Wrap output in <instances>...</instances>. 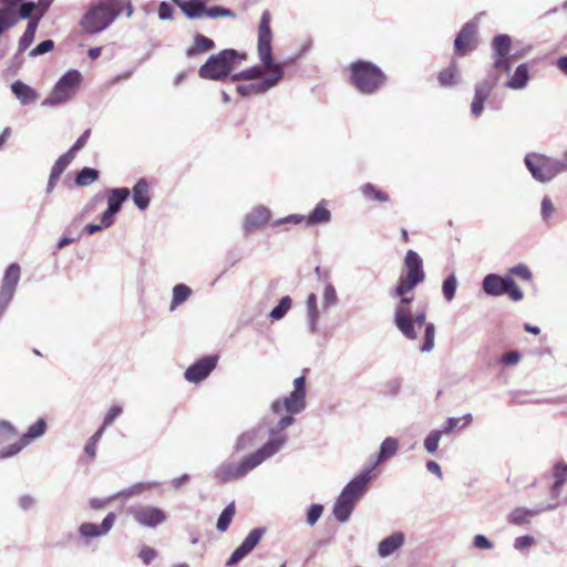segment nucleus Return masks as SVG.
I'll list each match as a JSON object with an SVG mask.
<instances>
[{"mask_svg": "<svg viewBox=\"0 0 567 567\" xmlns=\"http://www.w3.org/2000/svg\"><path fill=\"white\" fill-rule=\"evenodd\" d=\"M205 16L209 17L210 19H217V18H235V12L230 9L223 8V7H205Z\"/></svg>", "mask_w": 567, "mask_h": 567, "instance_id": "nucleus-50", "label": "nucleus"}, {"mask_svg": "<svg viewBox=\"0 0 567 567\" xmlns=\"http://www.w3.org/2000/svg\"><path fill=\"white\" fill-rule=\"evenodd\" d=\"M509 272L512 275H515L524 280H530L532 279V271L529 268L523 264H519L517 266H514L509 269Z\"/></svg>", "mask_w": 567, "mask_h": 567, "instance_id": "nucleus-60", "label": "nucleus"}, {"mask_svg": "<svg viewBox=\"0 0 567 567\" xmlns=\"http://www.w3.org/2000/svg\"><path fill=\"white\" fill-rule=\"evenodd\" d=\"M264 70L265 68H260V66H252V68H249L247 70H244L239 73H236L231 76V80L234 82L236 81H239V80H252V79H258L260 78L262 74H264Z\"/></svg>", "mask_w": 567, "mask_h": 567, "instance_id": "nucleus-48", "label": "nucleus"}, {"mask_svg": "<svg viewBox=\"0 0 567 567\" xmlns=\"http://www.w3.org/2000/svg\"><path fill=\"white\" fill-rule=\"evenodd\" d=\"M133 200H134V204L141 210H144L147 208V206L150 204V196H148V184L146 183L145 179H140L133 187Z\"/></svg>", "mask_w": 567, "mask_h": 567, "instance_id": "nucleus-29", "label": "nucleus"}, {"mask_svg": "<svg viewBox=\"0 0 567 567\" xmlns=\"http://www.w3.org/2000/svg\"><path fill=\"white\" fill-rule=\"evenodd\" d=\"M319 310L312 309L307 310V324L310 333L315 334L318 332Z\"/></svg>", "mask_w": 567, "mask_h": 567, "instance_id": "nucleus-54", "label": "nucleus"}, {"mask_svg": "<svg viewBox=\"0 0 567 567\" xmlns=\"http://www.w3.org/2000/svg\"><path fill=\"white\" fill-rule=\"evenodd\" d=\"M217 361V355H207L197 360L185 371V379L192 383L205 380L216 368Z\"/></svg>", "mask_w": 567, "mask_h": 567, "instance_id": "nucleus-13", "label": "nucleus"}, {"mask_svg": "<svg viewBox=\"0 0 567 567\" xmlns=\"http://www.w3.org/2000/svg\"><path fill=\"white\" fill-rule=\"evenodd\" d=\"M184 14L189 19H198L205 14V3L203 0H182L181 3H176Z\"/></svg>", "mask_w": 567, "mask_h": 567, "instance_id": "nucleus-30", "label": "nucleus"}, {"mask_svg": "<svg viewBox=\"0 0 567 567\" xmlns=\"http://www.w3.org/2000/svg\"><path fill=\"white\" fill-rule=\"evenodd\" d=\"M19 3H20V7L17 10L18 20L19 19H23V20L28 19L29 21H31V19H33L39 13L38 3L33 2V1H24V2L21 1Z\"/></svg>", "mask_w": 567, "mask_h": 567, "instance_id": "nucleus-40", "label": "nucleus"}, {"mask_svg": "<svg viewBox=\"0 0 567 567\" xmlns=\"http://www.w3.org/2000/svg\"><path fill=\"white\" fill-rule=\"evenodd\" d=\"M121 9L122 0H100L89 8L80 24L87 33H100L113 23Z\"/></svg>", "mask_w": 567, "mask_h": 567, "instance_id": "nucleus-5", "label": "nucleus"}, {"mask_svg": "<svg viewBox=\"0 0 567 567\" xmlns=\"http://www.w3.org/2000/svg\"><path fill=\"white\" fill-rule=\"evenodd\" d=\"M130 190L127 188H113L109 190L107 209L118 213L122 204L128 198Z\"/></svg>", "mask_w": 567, "mask_h": 567, "instance_id": "nucleus-31", "label": "nucleus"}, {"mask_svg": "<svg viewBox=\"0 0 567 567\" xmlns=\"http://www.w3.org/2000/svg\"><path fill=\"white\" fill-rule=\"evenodd\" d=\"M399 444L398 441L393 437H386L380 446L379 453L375 456V460L365 468H371V473L373 470L381 463L385 462L388 458L392 457L398 451Z\"/></svg>", "mask_w": 567, "mask_h": 567, "instance_id": "nucleus-26", "label": "nucleus"}, {"mask_svg": "<svg viewBox=\"0 0 567 567\" xmlns=\"http://www.w3.org/2000/svg\"><path fill=\"white\" fill-rule=\"evenodd\" d=\"M47 423L43 419H39L34 424H32L27 433L22 435V439L29 444L32 440H35L42 436L45 433Z\"/></svg>", "mask_w": 567, "mask_h": 567, "instance_id": "nucleus-41", "label": "nucleus"}, {"mask_svg": "<svg viewBox=\"0 0 567 567\" xmlns=\"http://www.w3.org/2000/svg\"><path fill=\"white\" fill-rule=\"evenodd\" d=\"M558 506L557 503H550L546 505H539L535 508L517 507L509 514V522L516 525L528 524L530 519L546 511H553Z\"/></svg>", "mask_w": 567, "mask_h": 567, "instance_id": "nucleus-19", "label": "nucleus"}, {"mask_svg": "<svg viewBox=\"0 0 567 567\" xmlns=\"http://www.w3.org/2000/svg\"><path fill=\"white\" fill-rule=\"evenodd\" d=\"M417 285V282L404 276L391 291L393 298H400L394 307L393 321L396 329L410 340L416 339L419 330L424 327V342L420 347V350L422 352H430L434 348L435 326L432 322H426L425 310H420L414 313L411 311V302L414 297L413 295L410 297L406 296L409 292L413 291Z\"/></svg>", "mask_w": 567, "mask_h": 567, "instance_id": "nucleus-1", "label": "nucleus"}, {"mask_svg": "<svg viewBox=\"0 0 567 567\" xmlns=\"http://www.w3.org/2000/svg\"><path fill=\"white\" fill-rule=\"evenodd\" d=\"M511 38L507 34H498L493 40V50L496 56L494 66L499 70L509 71L508 53L511 48Z\"/></svg>", "mask_w": 567, "mask_h": 567, "instance_id": "nucleus-17", "label": "nucleus"}, {"mask_svg": "<svg viewBox=\"0 0 567 567\" xmlns=\"http://www.w3.org/2000/svg\"><path fill=\"white\" fill-rule=\"evenodd\" d=\"M234 515H235V503L233 502V503L228 504L224 508V511L220 513L218 520H217V525H216L217 530L220 533L226 532L231 523Z\"/></svg>", "mask_w": 567, "mask_h": 567, "instance_id": "nucleus-39", "label": "nucleus"}, {"mask_svg": "<svg viewBox=\"0 0 567 567\" xmlns=\"http://www.w3.org/2000/svg\"><path fill=\"white\" fill-rule=\"evenodd\" d=\"M83 144H74L73 147L66 152L65 154L61 155L56 162L54 163L50 178L47 186V192L51 193L53 188L56 185V182L59 181L60 176L64 172V169L70 165V163L73 161L76 152L82 147Z\"/></svg>", "mask_w": 567, "mask_h": 567, "instance_id": "nucleus-18", "label": "nucleus"}, {"mask_svg": "<svg viewBox=\"0 0 567 567\" xmlns=\"http://www.w3.org/2000/svg\"><path fill=\"white\" fill-rule=\"evenodd\" d=\"M270 219V210L264 206L252 209L246 217L245 228L248 231L259 228Z\"/></svg>", "mask_w": 567, "mask_h": 567, "instance_id": "nucleus-27", "label": "nucleus"}, {"mask_svg": "<svg viewBox=\"0 0 567 567\" xmlns=\"http://www.w3.org/2000/svg\"><path fill=\"white\" fill-rule=\"evenodd\" d=\"M482 289L487 296L492 297L508 295L513 301H519L524 297L520 288L509 276L488 274L482 281Z\"/></svg>", "mask_w": 567, "mask_h": 567, "instance_id": "nucleus-9", "label": "nucleus"}, {"mask_svg": "<svg viewBox=\"0 0 567 567\" xmlns=\"http://www.w3.org/2000/svg\"><path fill=\"white\" fill-rule=\"evenodd\" d=\"M214 48L215 42L212 39L200 33H197L194 38V45L187 49L186 54L187 56H193L196 53L207 52L213 50Z\"/></svg>", "mask_w": 567, "mask_h": 567, "instance_id": "nucleus-34", "label": "nucleus"}, {"mask_svg": "<svg viewBox=\"0 0 567 567\" xmlns=\"http://www.w3.org/2000/svg\"><path fill=\"white\" fill-rule=\"evenodd\" d=\"M286 444V436L267 441L260 449L245 456L241 462H224L215 470V478L219 482H228L245 477L266 460L277 454Z\"/></svg>", "mask_w": 567, "mask_h": 567, "instance_id": "nucleus-3", "label": "nucleus"}, {"mask_svg": "<svg viewBox=\"0 0 567 567\" xmlns=\"http://www.w3.org/2000/svg\"><path fill=\"white\" fill-rule=\"evenodd\" d=\"M192 295V289L184 285L178 284L173 288V298L171 302V310H174L177 306L185 302Z\"/></svg>", "mask_w": 567, "mask_h": 567, "instance_id": "nucleus-37", "label": "nucleus"}, {"mask_svg": "<svg viewBox=\"0 0 567 567\" xmlns=\"http://www.w3.org/2000/svg\"><path fill=\"white\" fill-rule=\"evenodd\" d=\"M17 435V430L9 421H0V439L9 440L11 436Z\"/></svg>", "mask_w": 567, "mask_h": 567, "instance_id": "nucleus-56", "label": "nucleus"}, {"mask_svg": "<svg viewBox=\"0 0 567 567\" xmlns=\"http://www.w3.org/2000/svg\"><path fill=\"white\" fill-rule=\"evenodd\" d=\"M22 0H0L4 6L0 8V35L18 23L17 4Z\"/></svg>", "mask_w": 567, "mask_h": 567, "instance_id": "nucleus-23", "label": "nucleus"}, {"mask_svg": "<svg viewBox=\"0 0 567 567\" xmlns=\"http://www.w3.org/2000/svg\"><path fill=\"white\" fill-rule=\"evenodd\" d=\"M293 415L295 414H289V415L282 416L278 421V423L272 429H270V431H269V433L271 435L270 440L277 439L282 435L280 432L282 430L287 429L288 426H290L295 422ZM284 435L286 436V441H287L288 440L287 434H284Z\"/></svg>", "mask_w": 567, "mask_h": 567, "instance_id": "nucleus-47", "label": "nucleus"}, {"mask_svg": "<svg viewBox=\"0 0 567 567\" xmlns=\"http://www.w3.org/2000/svg\"><path fill=\"white\" fill-rule=\"evenodd\" d=\"M159 484L158 482H141L132 485L131 487L117 493L116 495L112 496V498L115 497H124L130 498L133 495L142 494L146 491H150L152 488L157 487Z\"/></svg>", "mask_w": 567, "mask_h": 567, "instance_id": "nucleus-35", "label": "nucleus"}, {"mask_svg": "<svg viewBox=\"0 0 567 567\" xmlns=\"http://www.w3.org/2000/svg\"><path fill=\"white\" fill-rule=\"evenodd\" d=\"M123 410L118 405H113L109 412L106 413L102 426H104V430L111 425L121 414Z\"/></svg>", "mask_w": 567, "mask_h": 567, "instance_id": "nucleus-57", "label": "nucleus"}, {"mask_svg": "<svg viewBox=\"0 0 567 567\" xmlns=\"http://www.w3.org/2000/svg\"><path fill=\"white\" fill-rule=\"evenodd\" d=\"M41 19V14H37L28 22V25L19 40V52L25 51L31 45Z\"/></svg>", "mask_w": 567, "mask_h": 567, "instance_id": "nucleus-28", "label": "nucleus"}, {"mask_svg": "<svg viewBox=\"0 0 567 567\" xmlns=\"http://www.w3.org/2000/svg\"><path fill=\"white\" fill-rule=\"evenodd\" d=\"M322 512H323V507L321 505H319V504L311 505L308 511V516H307L308 524L313 526L320 518Z\"/></svg>", "mask_w": 567, "mask_h": 567, "instance_id": "nucleus-58", "label": "nucleus"}, {"mask_svg": "<svg viewBox=\"0 0 567 567\" xmlns=\"http://www.w3.org/2000/svg\"><path fill=\"white\" fill-rule=\"evenodd\" d=\"M128 513L137 524L148 528H155L167 520L166 513L153 505L134 506L128 509Z\"/></svg>", "mask_w": 567, "mask_h": 567, "instance_id": "nucleus-11", "label": "nucleus"}, {"mask_svg": "<svg viewBox=\"0 0 567 567\" xmlns=\"http://www.w3.org/2000/svg\"><path fill=\"white\" fill-rule=\"evenodd\" d=\"M519 360H520V354L517 351L506 352L502 357V362L506 365H514V364L518 363Z\"/></svg>", "mask_w": 567, "mask_h": 567, "instance_id": "nucleus-64", "label": "nucleus"}, {"mask_svg": "<svg viewBox=\"0 0 567 567\" xmlns=\"http://www.w3.org/2000/svg\"><path fill=\"white\" fill-rule=\"evenodd\" d=\"M529 80L528 68L525 63L519 64L512 78L507 82V86L513 90H522L524 89Z\"/></svg>", "mask_w": 567, "mask_h": 567, "instance_id": "nucleus-33", "label": "nucleus"}, {"mask_svg": "<svg viewBox=\"0 0 567 567\" xmlns=\"http://www.w3.org/2000/svg\"><path fill=\"white\" fill-rule=\"evenodd\" d=\"M11 92L22 105H30L39 100L38 92L20 80H17L11 84Z\"/></svg>", "mask_w": 567, "mask_h": 567, "instance_id": "nucleus-24", "label": "nucleus"}, {"mask_svg": "<svg viewBox=\"0 0 567 567\" xmlns=\"http://www.w3.org/2000/svg\"><path fill=\"white\" fill-rule=\"evenodd\" d=\"M476 32V24L474 22H467L463 25L456 39L454 41L455 51L458 55L463 56L467 50L474 48V35Z\"/></svg>", "mask_w": 567, "mask_h": 567, "instance_id": "nucleus-21", "label": "nucleus"}, {"mask_svg": "<svg viewBox=\"0 0 567 567\" xmlns=\"http://www.w3.org/2000/svg\"><path fill=\"white\" fill-rule=\"evenodd\" d=\"M104 433V426H101L87 441L85 444L84 451L85 453L94 458L96 455V445L99 441L101 440L102 435Z\"/></svg>", "mask_w": 567, "mask_h": 567, "instance_id": "nucleus-49", "label": "nucleus"}, {"mask_svg": "<svg viewBox=\"0 0 567 567\" xmlns=\"http://www.w3.org/2000/svg\"><path fill=\"white\" fill-rule=\"evenodd\" d=\"M494 87V82L491 80H484L476 84L474 99L471 104V113L474 116H480L484 110V103L491 95Z\"/></svg>", "mask_w": 567, "mask_h": 567, "instance_id": "nucleus-22", "label": "nucleus"}, {"mask_svg": "<svg viewBox=\"0 0 567 567\" xmlns=\"http://www.w3.org/2000/svg\"><path fill=\"white\" fill-rule=\"evenodd\" d=\"M473 545L474 547L478 548V549H492L493 548V544L492 542H489L484 535H476L474 538H473Z\"/></svg>", "mask_w": 567, "mask_h": 567, "instance_id": "nucleus-63", "label": "nucleus"}, {"mask_svg": "<svg viewBox=\"0 0 567 567\" xmlns=\"http://www.w3.org/2000/svg\"><path fill=\"white\" fill-rule=\"evenodd\" d=\"M442 435L443 431L441 430H433L427 434V436L424 440V449L426 450L427 453H436Z\"/></svg>", "mask_w": 567, "mask_h": 567, "instance_id": "nucleus-46", "label": "nucleus"}, {"mask_svg": "<svg viewBox=\"0 0 567 567\" xmlns=\"http://www.w3.org/2000/svg\"><path fill=\"white\" fill-rule=\"evenodd\" d=\"M158 17L161 20H171L173 18V7L163 1L158 6Z\"/></svg>", "mask_w": 567, "mask_h": 567, "instance_id": "nucleus-62", "label": "nucleus"}, {"mask_svg": "<svg viewBox=\"0 0 567 567\" xmlns=\"http://www.w3.org/2000/svg\"><path fill=\"white\" fill-rule=\"evenodd\" d=\"M331 219V213L326 206V202L321 200L315 209L311 212V214L308 217H305L303 215H289L286 218L278 219L274 221L272 226H279L284 223H301L302 220H306V224L308 226H313L318 224H327Z\"/></svg>", "mask_w": 567, "mask_h": 567, "instance_id": "nucleus-12", "label": "nucleus"}, {"mask_svg": "<svg viewBox=\"0 0 567 567\" xmlns=\"http://www.w3.org/2000/svg\"><path fill=\"white\" fill-rule=\"evenodd\" d=\"M54 47V42L52 40H44L40 42L35 48H33L30 52V56H38L44 53L50 52Z\"/></svg>", "mask_w": 567, "mask_h": 567, "instance_id": "nucleus-55", "label": "nucleus"}, {"mask_svg": "<svg viewBox=\"0 0 567 567\" xmlns=\"http://www.w3.org/2000/svg\"><path fill=\"white\" fill-rule=\"evenodd\" d=\"M270 21L271 14L268 10H265L258 27V54L265 66V71H267L269 75L255 83L238 85L237 92L244 97L266 93L268 90L276 86L284 78V64L276 63L272 58V32Z\"/></svg>", "mask_w": 567, "mask_h": 567, "instance_id": "nucleus-2", "label": "nucleus"}, {"mask_svg": "<svg viewBox=\"0 0 567 567\" xmlns=\"http://www.w3.org/2000/svg\"><path fill=\"white\" fill-rule=\"evenodd\" d=\"M82 75L76 70L68 71L56 82L51 94L42 102L43 106H55L68 102L81 83Z\"/></svg>", "mask_w": 567, "mask_h": 567, "instance_id": "nucleus-8", "label": "nucleus"}, {"mask_svg": "<svg viewBox=\"0 0 567 567\" xmlns=\"http://www.w3.org/2000/svg\"><path fill=\"white\" fill-rule=\"evenodd\" d=\"M245 58L246 54L234 49H225L210 55L199 68L198 75L205 80L220 81L227 78L235 68L239 66Z\"/></svg>", "mask_w": 567, "mask_h": 567, "instance_id": "nucleus-6", "label": "nucleus"}, {"mask_svg": "<svg viewBox=\"0 0 567 567\" xmlns=\"http://www.w3.org/2000/svg\"><path fill=\"white\" fill-rule=\"evenodd\" d=\"M338 297L334 287L331 284H327L323 290V306L330 307L336 306Z\"/></svg>", "mask_w": 567, "mask_h": 567, "instance_id": "nucleus-52", "label": "nucleus"}, {"mask_svg": "<svg viewBox=\"0 0 567 567\" xmlns=\"http://www.w3.org/2000/svg\"><path fill=\"white\" fill-rule=\"evenodd\" d=\"M258 429H251L246 432H244L236 442L235 450L236 451H244L246 449L251 447L258 440Z\"/></svg>", "mask_w": 567, "mask_h": 567, "instance_id": "nucleus-38", "label": "nucleus"}, {"mask_svg": "<svg viewBox=\"0 0 567 567\" xmlns=\"http://www.w3.org/2000/svg\"><path fill=\"white\" fill-rule=\"evenodd\" d=\"M265 528H254L249 532L243 543L234 550L226 565L231 566L239 563L258 545L265 534Z\"/></svg>", "mask_w": 567, "mask_h": 567, "instance_id": "nucleus-15", "label": "nucleus"}, {"mask_svg": "<svg viewBox=\"0 0 567 567\" xmlns=\"http://www.w3.org/2000/svg\"><path fill=\"white\" fill-rule=\"evenodd\" d=\"M361 193L364 196V198L369 200H377L382 203L389 200V196L385 193L375 188V186L370 183L364 184L361 187Z\"/></svg>", "mask_w": 567, "mask_h": 567, "instance_id": "nucleus-42", "label": "nucleus"}, {"mask_svg": "<svg viewBox=\"0 0 567 567\" xmlns=\"http://www.w3.org/2000/svg\"><path fill=\"white\" fill-rule=\"evenodd\" d=\"M535 543L534 537L529 535L519 536L514 540V548L517 550H525L533 546Z\"/></svg>", "mask_w": 567, "mask_h": 567, "instance_id": "nucleus-59", "label": "nucleus"}, {"mask_svg": "<svg viewBox=\"0 0 567 567\" xmlns=\"http://www.w3.org/2000/svg\"><path fill=\"white\" fill-rule=\"evenodd\" d=\"M457 289V279L454 274L445 278L442 285V292L446 301H452Z\"/></svg>", "mask_w": 567, "mask_h": 567, "instance_id": "nucleus-45", "label": "nucleus"}, {"mask_svg": "<svg viewBox=\"0 0 567 567\" xmlns=\"http://www.w3.org/2000/svg\"><path fill=\"white\" fill-rule=\"evenodd\" d=\"M555 213V207L551 199L545 196L542 200L540 215L543 220L547 221Z\"/></svg>", "mask_w": 567, "mask_h": 567, "instance_id": "nucleus-53", "label": "nucleus"}, {"mask_svg": "<svg viewBox=\"0 0 567 567\" xmlns=\"http://www.w3.org/2000/svg\"><path fill=\"white\" fill-rule=\"evenodd\" d=\"M404 544V535L401 532L393 533L380 542L378 546V554L380 557L385 558L401 548Z\"/></svg>", "mask_w": 567, "mask_h": 567, "instance_id": "nucleus-25", "label": "nucleus"}, {"mask_svg": "<svg viewBox=\"0 0 567 567\" xmlns=\"http://www.w3.org/2000/svg\"><path fill=\"white\" fill-rule=\"evenodd\" d=\"M292 300L289 296L282 297L279 303L270 311L271 320H281L291 308Z\"/></svg>", "mask_w": 567, "mask_h": 567, "instance_id": "nucleus-43", "label": "nucleus"}, {"mask_svg": "<svg viewBox=\"0 0 567 567\" xmlns=\"http://www.w3.org/2000/svg\"><path fill=\"white\" fill-rule=\"evenodd\" d=\"M27 445V442L21 437L18 442L0 449V458H8L14 456Z\"/></svg>", "mask_w": 567, "mask_h": 567, "instance_id": "nucleus-51", "label": "nucleus"}, {"mask_svg": "<svg viewBox=\"0 0 567 567\" xmlns=\"http://www.w3.org/2000/svg\"><path fill=\"white\" fill-rule=\"evenodd\" d=\"M306 409V379L298 377L293 381V391L284 400L271 403V411L276 414L286 411L289 414H299Z\"/></svg>", "mask_w": 567, "mask_h": 567, "instance_id": "nucleus-10", "label": "nucleus"}, {"mask_svg": "<svg viewBox=\"0 0 567 567\" xmlns=\"http://www.w3.org/2000/svg\"><path fill=\"white\" fill-rule=\"evenodd\" d=\"M115 518L114 513H109L100 526L92 523H83L79 528V534L85 539V544H89L91 538L106 535L113 527Z\"/></svg>", "mask_w": 567, "mask_h": 567, "instance_id": "nucleus-16", "label": "nucleus"}, {"mask_svg": "<svg viewBox=\"0 0 567 567\" xmlns=\"http://www.w3.org/2000/svg\"><path fill=\"white\" fill-rule=\"evenodd\" d=\"M554 484L550 487L551 494L558 496L561 487L567 481V463L558 462L553 467Z\"/></svg>", "mask_w": 567, "mask_h": 567, "instance_id": "nucleus-32", "label": "nucleus"}, {"mask_svg": "<svg viewBox=\"0 0 567 567\" xmlns=\"http://www.w3.org/2000/svg\"><path fill=\"white\" fill-rule=\"evenodd\" d=\"M460 81V74L457 72L456 63L453 61L451 65L441 71L439 74V82L442 86H453Z\"/></svg>", "mask_w": 567, "mask_h": 567, "instance_id": "nucleus-36", "label": "nucleus"}, {"mask_svg": "<svg viewBox=\"0 0 567 567\" xmlns=\"http://www.w3.org/2000/svg\"><path fill=\"white\" fill-rule=\"evenodd\" d=\"M370 481L371 468H364L343 487L333 505V515L337 520L346 523L350 518L355 504L364 495Z\"/></svg>", "mask_w": 567, "mask_h": 567, "instance_id": "nucleus-4", "label": "nucleus"}, {"mask_svg": "<svg viewBox=\"0 0 567 567\" xmlns=\"http://www.w3.org/2000/svg\"><path fill=\"white\" fill-rule=\"evenodd\" d=\"M404 266L406 268V277L417 284L424 281L425 272L423 270V260L416 251L411 249L406 251Z\"/></svg>", "mask_w": 567, "mask_h": 567, "instance_id": "nucleus-20", "label": "nucleus"}, {"mask_svg": "<svg viewBox=\"0 0 567 567\" xmlns=\"http://www.w3.org/2000/svg\"><path fill=\"white\" fill-rule=\"evenodd\" d=\"M156 556H157L156 550L148 546H143L138 553V557L146 565H148Z\"/></svg>", "mask_w": 567, "mask_h": 567, "instance_id": "nucleus-61", "label": "nucleus"}, {"mask_svg": "<svg viewBox=\"0 0 567 567\" xmlns=\"http://www.w3.org/2000/svg\"><path fill=\"white\" fill-rule=\"evenodd\" d=\"M21 269L20 266L16 262L11 264L3 276L2 285L0 288V302L9 306L11 302L18 282L20 280Z\"/></svg>", "mask_w": 567, "mask_h": 567, "instance_id": "nucleus-14", "label": "nucleus"}, {"mask_svg": "<svg viewBox=\"0 0 567 567\" xmlns=\"http://www.w3.org/2000/svg\"><path fill=\"white\" fill-rule=\"evenodd\" d=\"M99 178V172L94 168L84 167L75 178L79 186H87Z\"/></svg>", "mask_w": 567, "mask_h": 567, "instance_id": "nucleus-44", "label": "nucleus"}, {"mask_svg": "<svg viewBox=\"0 0 567 567\" xmlns=\"http://www.w3.org/2000/svg\"><path fill=\"white\" fill-rule=\"evenodd\" d=\"M350 80L360 93L370 95L384 85L386 76L372 62L360 60L351 64Z\"/></svg>", "mask_w": 567, "mask_h": 567, "instance_id": "nucleus-7", "label": "nucleus"}]
</instances>
